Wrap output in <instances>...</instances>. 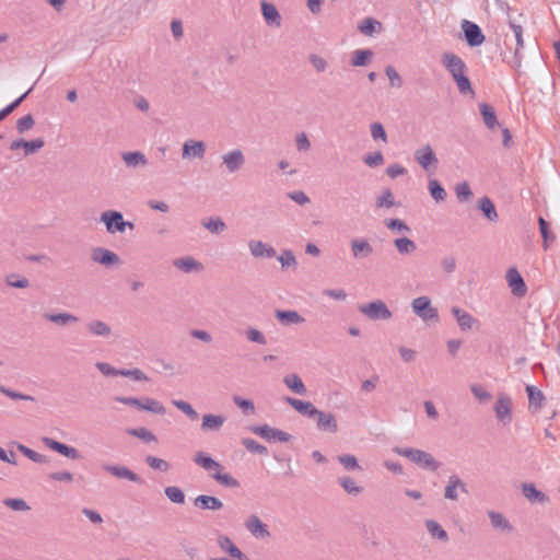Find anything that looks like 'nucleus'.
<instances>
[{"label":"nucleus","mask_w":560,"mask_h":560,"mask_svg":"<svg viewBox=\"0 0 560 560\" xmlns=\"http://www.w3.org/2000/svg\"><path fill=\"white\" fill-rule=\"evenodd\" d=\"M441 63L452 77L460 94H475L470 80L467 75V65L459 56L454 52L446 51L441 57Z\"/></svg>","instance_id":"f257e3e1"},{"label":"nucleus","mask_w":560,"mask_h":560,"mask_svg":"<svg viewBox=\"0 0 560 560\" xmlns=\"http://www.w3.org/2000/svg\"><path fill=\"white\" fill-rule=\"evenodd\" d=\"M508 9V19H509V25L512 30V35L505 36V47L509 51L512 52L511 57H505V61L511 66L513 69L518 70L522 66L523 55L522 49L524 47V39H523V25L520 22L518 19L514 18L511 14V9L509 5H506Z\"/></svg>","instance_id":"f03ea898"},{"label":"nucleus","mask_w":560,"mask_h":560,"mask_svg":"<svg viewBox=\"0 0 560 560\" xmlns=\"http://www.w3.org/2000/svg\"><path fill=\"white\" fill-rule=\"evenodd\" d=\"M393 452L430 471H436L441 466V464L430 453L419 448L395 446Z\"/></svg>","instance_id":"7ed1b4c3"},{"label":"nucleus","mask_w":560,"mask_h":560,"mask_svg":"<svg viewBox=\"0 0 560 560\" xmlns=\"http://www.w3.org/2000/svg\"><path fill=\"white\" fill-rule=\"evenodd\" d=\"M411 308L412 312L425 323L439 320L438 308L432 306L429 296L422 295L413 299Z\"/></svg>","instance_id":"20e7f679"},{"label":"nucleus","mask_w":560,"mask_h":560,"mask_svg":"<svg viewBox=\"0 0 560 560\" xmlns=\"http://www.w3.org/2000/svg\"><path fill=\"white\" fill-rule=\"evenodd\" d=\"M359 312L371 320H387L392 318V312L382 300H375L370 303L361 304L358 307Z\"/></svg>","instance_id":"39448f33"},{"label":"nucleus","mask_w":560,"mask_h":560,"mask_svg":"<svg viewBox=\"0 0 560 560\" xmlns=\"http://www.w3.org/2000/svg\"><path fill=\"white\" fill-rule=\"evenodd\" d=\"M101 221L105 224L109 234L124 233L126 224L121 212L116 210H107L101 214Z\"/></svg>","instance_id":"423d86ee"},{"label":"nucleus","mask_w":560,"mask_h":560,"mask_svg":"<svg viewBox=\"0 0 560 560\" xmlns=\"http://www.w3.org/2000/svg\"><path fill=\"white\" fill-rule=\"evenodd\" d=\"M312 419L315 420L318 431L331 434H335L339 431L337 418L330 411H323L317 409Z\"/></svg>","instance_id":"0eeeda50"},{"label":"nucleus","mask_w":560,"mask_h":560,"mask_svg":"<svg viewBox=\"0 0 560 560\" xmlns=\"http://www.w3.org/2000/svg\"><path fill=\"white\" fill-rule=\"evenodd\" d=\"M222 164L226 171L231 174L237 173L245 165L246 159L244 152L241 149H233L222 156Z\"/></svg>","instance_id":"6e6552de"},{"label":"nucleus","mask_w":560,"mask_h":560,"mask_svg":"<svg viewBox=\"0 0 560 560\" xmlns=\"http://www.w3.org/2000/svg\"><path fill=\"white\" fill-rule=\"evenodd\" d=\"M415 160L427 172L435 168L439 162L433 149L429 144L422 145L415 151Z\"/></svg>","instance_id":"1a4fd4ad"},{"label":"nucleus","mask_w":560,"mask_h":560,"mask_svg":"<svg viewBox=\"0 0 560 560\" xmlns=\"http://www.w3.org/2000/svg\"><path fill=\"white\" fill-rule=\"evenodd\" d=\"M462 30L464 32L466 42L470 47L480 46L485 42V35L476 23L468 20H463Z\"/></svg>","instance_id":"9d476101"},{"label":"nucleus","mask_w":560,"mask_h":560,"mask_svg":"<svg viewBox=\"0 0 560 560\" xmlns=\"http://www.w3.org/2000/svg\"><path fill=\"white\" fill-rule=\"evenodd\" d=\"M207 145L201 140L188 139L184 142L182 149V158L184 160L203 159L206 155Z\"/></svg>","instance_id":"9b49d317"},{"label":"nucleus","mask_w":560,"mask_h":560,"mask_svg":"<svg viewBox=\"0 0 560 560\" xmlns=\"http://www.w3.org/2000/svg\"><path fill=\"white\" fill-rule=\"evenodd\" d=\"M497 419L502 424H509L512 421V400L506 394H500L494 405Z\"/></svg>","instance_id":"f8f14e48"},{"label":"nucleus","mask_w":560,"mask_h":560,"mask_svg":"<svg viewBox=\"0 0 560 560\" xmlns=\"http://www.w3.org/2000/svg\"><path fill=\"white\" fill-rule=\"evenodd\" d=\"M245 528L256 539H266L270 537L268 526L256 515H249L244 522Z\"/></svg>","instance_id":"ddd939ff"},{"label":"nucleus","mask_w":560,"mask_h":560,"mask_svg":"<svg viewBox=\"0 0 560 560\" xmlns=\"http://www.w3.org/2000/svg\"><path fill=\"white\" fill-rule=\"evenodd\" d=\"M350 250L354 259H366L374 253L372 244L365 237L352 238L350 241Z\"/></svg>","instance_id":"4468645a"},{"label":"nucleus","mask_w":560,"mask_h":560,"mask_svg":"<svg viewBox=\"0 0 560 560\" xmlns=\"http://www.w3.org/2000/svg\"><path fill=\"white\" fill-rule=\"evenodd\" d=\"M451 312L455 317L457 325L459 326L462 331L479 329L480 324L478 319L470 315L468 312L462 310L458 306H453Z\"/></svg>","instance_id":"2eb2a0df"},{"label":"nucleus","mask_w":560,"mask_h":560,"mask_svg":"<svg viewBox=\"0 0 560 560\" xmlns=\"http://www.w3.org/2000/svg\"><path fill=\"white\" fill-rule=\"evenodd\" d=\"M250 431L267 441L277 440L280 442H289L291 435L282 430L271 428L268 424L265 425H256L250 428Z\"/></svg>","instance_id":"dca6fc26"},{"label":"nucleus","mask_w":560,"mask_h":560,"mask_svg":"<svg viewBox=\"0 0 560 560\" xmlns=\"http://www.w3.org/2000/svg\"><path fill=\"white\" fill-rule=\"evenodd\" d=\"M506 281L511 292L516 298H523L527 293V287L516 268H510L506 272Z\"/></svg>","instance_id":"f3484780"},{"label":"nucleus","mask_w":560,"mask_h":560,"mask_svg":"<svg viewBox=\"0 0 560 560\" xmlns=\"http://www.w3.org/2000/svg\"><path fill=\"white\" fill-rule=\"evenodd\" d=\"M42 442L44 443L45 446H47L51 451H55L68 458H71V459H80L81 458V454L79 453V451L77 448L69 446L67 444H63L61 442H58L51 438L44 436V438H42Z\"/></svg>","instance_id":"a211bd4d"},{"label":"nucleus","mask_w":560,"mask_h":560,"mask_svg":"<svg viewBox=\"0 0 560 560\" xmlns=\"http://www.w3.org/2000/svg\"><path fill=\"white\" fill-rule=\"evenodd\" d=\"M42 442L44 443L45 446H47L51 451H55L68 458H71V459H80L81 458V454L79 453V451L77 448L69 446L67 444H63L61 442H58L51 438L44 436V438H42Z\"/></svg>","instance_id":"6ab92c4d"},{"label":"nucleus","mask_w":560,"mask_h":560,"mask_svg":"<svg viewBox=\"0 0 560 560\" xmlns=\"http://www.w3.org/2000/svg\"><path fill=\"white\" fill-rule=\"evenodd\" d=\"M459 492L467 493V487L457 475H451L444 490V498L446 500L456 501L459 498Z\"/></svg>","instance_id":"aec40b11"},{"label":"nucleus","mask_w":560,"mask_h":560,"mask_svg":"<svg viewBox=\"0 0 560 560\" xmlns=\"http://www.w3.org/2000/svg\"><path fill=\"white\" fill-rule=\"evenodd\" d=\"M103 469L118 479H126L135 483H142L143 481L139 475H137L126 466L106 464L103 465Z\"/></svg>","instance_id":"412c9836"},{"label":"nucleus","mask_w":560,"mask_h":560,"mask_svg":"<svg viewBox=\"0 0 560 560\" xmlns=\"http://www.w3.org/2000/svg\"><path fill=\"white\" fill-rule=\"evenodd\" d=\"M247 246L254 258H272L276 256V249L262 241L249 240Z\"/></svg>","instance_id":"4be33fe9"},{"label":"nucleus","mask_w":560,"mask_h":560,"mask_svg":"<svg viewBox=\"0 0 560 560\" xmlns=\"http://www.w3.org/2000/svg\"><path fill=\"white\" fill-rule=\"evenodd\" d=\"M91 258L93 261L107 267L118 265L120 261L119 256L117 254L103 247L94 248L92 250Z\"/></svg>","instance_id":"5701e85b"},{"label":"nucleus","mask_w":560,"mask_h":560,"mask_svg":"<svg viewBox=\"0 0 560 560\" xmlns=\"http://www.w3.org/2000/svg\"><path fill=\"white\" fill-rule=\"evenodd\" d=\"M487 515L490 520L491 527L495 530L510 534L514 530L511 522L501 512L488 511Z\"/></svg>","instance_id":"b1692460"},{"label":"nucleus","mask_w":560,"mask_h":560,"mask_svg":"<svg viewBox=\"0 0 560 560\" xmlns=\"http://www.w3.org/2000/svg\"><path fill=\"white\" fill-rule=\"evenodd\" d=\"M126 167L137 170L148 165V159L141 151H127L121 153Z\"/></svg>","instance_id":"393cba45"},{"label":"nucleus","mask_w":560,"mask_h":560,"mask_svg":"<svg viewBox=\"0 0 560 560\" xmlns=\"http://www.w3.org/2000/svg\"><path fill=\"white\" fill-rule=\"evenodd\" d=\"M173 265L175 268L186 273L200 272L203 270V265L192 256L176 258L174 259Z\"/></svg>","instance_id":"a878e982"},{"label":"nucleus","mask_w":560,"mask_h":560,"mask_svg":"<svg viewBox=\"0 0 560 560\" xmlns=\"http://www.w3.org/2000/svg\"><path fill=\"white\" fill-rule=\"evenodd\" d=\"M424 526L431 539L442 544L448 542L450 536L439 522L434 520H427L424 522Z\"/></svg>","instance_id":"bb28decb"},{"label":"nucleus","mask_w":560,"mask_h":560,"mask_svg":"<svg viewBox=\"0 0 560 560\" xmlns=\"http://www.w3.org/2000/svg\"><path fill=\"white\" fill-rule=\"evenodd\" d=\"M261 12L269 26L279 27L281 25V15L272 2H261Z\"/></svg>","instance_id":"cd10ccee"},{"label":"nucleus","mask_w":560,"mask_h":560,"mask_svg":"<svg viewBox=\"0 0 560 560\" xmlns=\"http://www.w3.org/2000/svg\"><path fill=\"white\" fill-rule=\"evenodd\" d=\"M285 401L299 413H301L302 416H305L310 419H312L314 417V413L317 410V408L311 401L300 400V399L292 398V397H287Z\"/></svg>","instance_id":"c85d7f7f"},{"label":"nucleus","mask_w":560,"mask_h":560,"mask_svg":"<svg viewBox=\"0 0 560 560\" xmlns=\"http://www.w3.org/2000/svg\"><path fill=\"white\" fill-rule=\"evenodd\" d=\"M194 463L207 471L217 472L218 470H223V467L219 462L214 460L211 456L203 452H198L194 456Z\"/></svg>","instance_id":"c756f323"},{"label":"nucleus","mask_w":560,"mask_h":560,"mask_svg":"<svg viewBox=\"0 0 560 560\" xmlns=\"http://www.w3.org/2000/svg\"><path fill=\"white\" fill-rule=\"evenodd\" d=\"M194 504L201 510L218 511L223 508V503L220 499L206 494L198 495L195 499Z\"/></svg>","instance_id":"7c9ffc66"},{"label":"nucleus","mask_w":560,"mask_h":560,"mask_svg":"<svg viewBox=\"0 0 560 560\" xmlns=\"http://www.w3.org/2000/svg\"><path fill=\"white\" fill-rule=\"evenodd\" d=\"M275 316L283 326H289V325H293V324H303L305 322V318L302 317L296 311H293V310L276 311Z\"/></svg>","instance_id":"2f4dec72"},{"label":"nucleus","mask_w":560,"mask_h":560,"mask_svg":"<svg viewBox=\"0 0 560 560\" xmlns=\"http://www.w3.org/2000/svg\"><path fill=\"white\" fill-rule=\"evenodd\" d=\"M43 317L56 325H59V326L73 325L79 322V318L77 316H74L73 314H70V313H66V312L57 313V314L45 313L43 315Z\"/></svg>","instance_id":"473e14b6"},{"label":"nucleus","mask_w":560,"mask_h":560,"mask_svg":"<svg viewBox=\"0 0 560 560\" xmlns=\"http://www.w3.org/2000/svg\"><path fill=\"white\" fill-rule=\"evenodd\" d=\"M224 422L225 418L223 416L207 413L202 417L201 430L205 432L219 431Z\"/></svg>","instance_id":"72a5a7b5"},{"label":"nucleus","mask_w":560,"mask_h":560,"mask_svg":"<svg viewBox=\"0 0 560 560\" xmlns=\"http://www.w3.org/2000/svg\"><path fill=\"white\" fill-rule=\"evenodd\" d=\"M284 385L294 394L306 395L307 389L302 378L298 374H288L283 377Z\"/></svg>","instance_id":"f704fd0d"},{"label":"nucleus","mask_w":560,"mask_h":560,"mask_svg":"<svg viewBox=\"0 0 560 560\" xmlns=\"http://www.w3.org/2000/svg\"><path fill=\"white\" fill-rule=\"evenodd\" d=\"M523 495L530 502L546 503L548 497L538 490L533 483H524L522 486Z\"/></svg>","instance_id":"c9c22d12"},{"label":"nucleus","mask_w":560,"mask_h":560,"mask_svg":"<svg viewBox=\"0 0 560 560\" xmlns=\"http://www.w3.org/2000/svg\"><path fill=\"white\" fill-rule=\"evenodd\" d=\"M86 328L91 335L96 337H108L112 332L109 325L100 319L89 322Z\"/></svg>","instance_id":"e433bc0d"},{"label":"nucleus","mask_w":560,"mask_h":560,"mask_svg":"<svg viewBox=\"0 0 560 560\" xmlns=\"http://www.w3.org/2000/svg\"><path fill=\"white\" fill-rule=\"evenodd\" d=\"M375 206L377 209H390L393 207L399 206L396 202L395 197L390 189H384L375 199Z\"/></svg>","instance_id":"4c0bfd02"},{"label":"nucleus","mask_w":560,"mask_h":560,"mask_svg":"<svg viewBox=\"0 0 560 560\" xmlns=\"http://www.w3.org/2000/svg\"><path fill=\"white\" fill-rule=\"evenodd\" d=\"M217 542L220 549L231 557H241V549L228 536L219 535Z\"/></svg>","instance_id":"58836bf2"},{"label":"nucleus","mask_w":560,"mask_h":560,"mask_svg":"<svg viewBox=\"0 0 560 560\" xmlns=\"http://www.w3.org/2000/svg\"><path fill=\"white\" fill-rule=\"evenodd\" d=\"M394 246L400 255H410L417 249L416 243L406 236L394 240Z\"/></svg>","instance_id":"ea45409f"},{"label":"nucleus","mask_w":560,"mask_h":560,"mask_svg":"<svg viewBox=\"0 0 560 560\" xmlns=\"http://www.w3.org/2000/svg\"><path fill=\"white\" fill-rule=\"evenodd\" d=\"M526 392L528 394L529 408H534L535 410L540 409L545 400L542 392L533 385H528Z\"/></svg>","instance_id":"a19ab883"},{"label":"nucleus","mask_w":560,"mask_h":560,"mask_svg":"<svg viewBox=\"0 0 560 560\" xmlns=\"http://www.w3.org/2000/svg\"><path fill=\"white\" fill-rule=\"evenodd\" d=\"M479 108L485 125L489 129H494V127L498 125V119L494 109L486 103H481L479 105Z\"/></svg>","instance_id":"79ce46f5"},{"label":"nucleus","mask_w":560,"mask_h":560,"mask_svg":"<svg viewBox=\"0 0 560 560\" xmlns=\"http://www.w3.org/2000/svg\"><path fill=\"white\" fill-rule=\"evenodd\" d=\"M201 225L212 234H220L226 230V224L220 217L205 219Z\"/></svg>","instance_id":"37998d69"},{"label":"nucleus","mask_w":560,"mask_h":560,"mask_svg":"<svg viewBox=\"0 0 560 560\" xmlns=\"http://www.w3.org/2000/svg\"><path fill=\"white\" fill-rule=\"evenodd\" d=\"M337 481L348 494L358 495L363 491V488L349 476L339 477Z\"/></svg>","instance_id":"c03bdc74"},{"label":"nucleus","mask_w":560,"mask_h":560,"mask_svg":"<svg viewBox=\"0 0 560 560\" xmlns=\"http://www.w3.org/2000/svg\"><path fill=\"white\" fill-rule=\"evenodd\" d=\"M479 209L489 221L494 222L498 220L499 215L494 203L488 197H483L479 200Z\"/></svg>","instance_id":"a18cd8bd"},{"label":"nucleus","mask_w":560,"mask_h":560,"mask_svg":"<svg viewBox=\"0 0 560 560\" xmlns=\"http://www.w3.org/2000/svg\"><path fill=\"white\" fill-rule=\"evenodd\" d=\"M141 410H145L155 415H164L166 409L162 402L154 398L144 397L141 399Z\"/></svg>","instance_id":"49530a36"},{"label":"nucleus","mask_w":560,"mask_h":560,"mask_svg":"<svg viewBox=\"0 0 560 560\" xmlns=\"http://www.w3.org/2000/svg\"><path fill=\"white\" fill-rule=\"evenodd\" d=\"M358 28L360 30V32L362 34L372 36L374 33H377L382 30V24H381V22H378L374 19L368 18V19H364L359 24Z\"/></svg>","instance_id":"de8ad7c7"},{"label":"nucleus","mask_w":560,"mask_h":560,"mask_svg":"<svg viewBox=\"0 0 560 560\" xmlns=\"http://www.w3.org/2000/svg\"><path fill=\"white\" fill-rule=\"evenodd\" d=\"M428 188H429L431 197L436 202H442L446 199L447 194L439 180L430 179L428 183Z\"/></svg>","instance_id":"09e8293b"},{"label":"nucleus","mask_w":560,"mask_h":560,"mask_svg":"<svg viewBox=\"0 0 560 560\" xmlns=\"http://www.w3.org/2000/svg\"><path fill=\"white\" fill-rule=\"evenodd\" d=\"M222 470H218L217 472L211 474V477L219 482L220 485L228 488H238L240 482L230 474H222Z\"/></svg>","instance_id":"8fccbe9b"},{"label":"nucleus","mask_w":560,"mask_h":560,"mask_svg":"<svg viewBox=\"0 0 560 560\" xmlns=\"http://www.w3.org/2000/svg\"><path fill=\"white\" fill-rule=\"evenodd\" d=\"M244 335L249 342L257 343L260 346L267 345L266 336L255 327H248L244 330Z\"/></svg>","instance_id":"3c124183"},{"label":"nucleus","mask_w":560,"mask_h":560,"mask_svg":"<svg viewBox=\"0 0 560 560\" xmlns=\"http://www.w3.org/2000/svg\"><path fill=\"white\" fill-rule=\"evenodd\" d=\"M4 281L7 285L15 289H25L30 285L28 279L18 273L7 275Z\"/></svg>","instance_id":"603ef678"},{"label":"nucleus","mask_w":560,"mask_h":560,"mask_svg":"<svg viewBox=\"0 0 560 560\" xmlns=\"http://www.w3.org/2000/svg\"><path fill=\"white\" fill-rule=\"evenodd\" d=\"M337 460L343 466V468L348 471L361 470V466L354 455L351 454H342L337 456Z\"/></svg>","instance_id":"864d4df0"},{"label":"nucleus","mask_w":560,"mask_h":560,"mask_svg":"<svg viewBox=\"0 0 560 560\" xmlns=\"http://www.w3.org/2000/svg\"><path fill=\"white\" fill-rule=\"evenodd\" d=\"M164 492L171 502L176 504L185 503V494L180 488L176 486H170L165 488Z\"/></svg>","instance_id":"5fc2aeb1"},{"label":"nucleus","mask_w":560,"mask_h":560,"mask_svg":"<svg viewBox=\"0 0 560 560\" xmlns=\"http://www.w3.org/2000/svg\"><path fill=\"white\" fill-rule=\"evenodd\" d=\"M385 226L393 231V232H399V233H410L411 229L409 225L400 220V219H386L384 221Z\"/></svg>","instance_id":"6e6d98bb"},{"label":"nucleus","mask_w":560,"mask_h":560,"mask_svg":"<svg viewBox=\"0 0 560 560\" xmlns=\"http://www.w3.org/2000/svg\"><path fill=\"white\" fill-rule=\"evenodd\" d=\"M242 444L245 446V448L248 452H252V453H255V454H260V455H267L268 454L267 447L264 446L262 444L258 443L257 441L253 440V439L244 438L242 440Z\"/></svg>","instance_id":"4d7b16f0"},{"label":"nucleus","mask_w":560,"mask_h":560,"mask_svg":"<svg viewBox=\"0 0 560 560\" xmlns=\"http://www.w3.org/2000/svg\"><path fill=\"white\" fill-rule=\"evenodd\" d=\"M373 52L370 49H359L354 51V56L351 59V65L354 67L365 66L368 60L371 59Z\"/></svg>","instance_id":"13d9d810"},{"label":"nucleus","mask_w":560,"mask_h":560,"mask_svg":"<svg viewBox=\"0 0 560 560\" xmlns=\"http://www.w3.org/2000/svg\"><path fill=\"white\" fill-rule=\"evenodd\" d=\"M308 60H310V63L312 65L313 69L317 73L325 72L329 66L328 61L324 57H322L317 54H310Z\"/></svg>","instance_id":"bf43d9fd"},{"label":"nucleus","mask_w":560,"mask_h":560,"mask_svg":"<svg viewBox=\"0 0 560 560\" xmlns=\"http://www.w3.org/2000/svg\"><path fill=\"white\" fill-rule=\"evenodd\" d=\"M172 404L182 412H184L190 420H197L199 418L198 412L192 406L184 400H173Z\"/></svg>","instance_id":"052dcab7"},{"label":"nucleus","mask_w":560,"mask_h":560,"mask_svg":"<svg viewBox=\"0 0 560 560\" xmlns=\"http://www.w3.org/2000/svg\"><path fill=\"white\" fill-rule=\"evenodd\" d=\"M455 192H456V197L457 199L460 201V202H467L470 200V198L472 197V191L468 185V183L466 182H463V183H459L456 187H455Z\"/></svg>","instance_id":"680f3d73"},{"label":"nucleus","mask_w":560,"mask_h":560,"mask_svg":"<svg viewBox=\"0 0 560 560\" xmlns=\"http://www.w3.org/2000/svg\"><path fill=\"white\" fill-rule=\"evenodd\" d=\"M130 435L137 436L145 442H158L156 436L147 428H136L128 431Z\"/></svg>","instance_id":"e2e57ef3"},{"label":"nucleus","mask_w":560,"mask_h":560,"mask_svg":"<svg viewBox=\"0 0 560 560\" xmlns=\"http://www.w3.org/2000/svg\"><path fill=\"white\" fill-rule=\"evenodd\" d=\"M145 463L154 470H159V471H167L171 466L170 464L162 459V458H158L155 456H152V455H149L145 457Z\"/></svg>","instance_id":"0e129e2a"},{"label":"nucleus","mask_w":560,"mask_h":560,"mask_svg":"<svg viewBox=\"0 0 560 560\" xmlns=\"http://www.w3.org/2000/svg\"><path fill=\"white\" fill-rule=\"evenodd\" d=\"M539 231L544 238L545 248H547L548 243L555 240V234H552L549 230V223L542 218H538Z\"/></svg>","instance_id":"69168bd1"},{"label":"nucleus","mask_w":560,"mask_h":560,"mask_svg":"<svg viewBox=\"0 0 560 560\" xmlns=\"http://www.w3.org/2000/svg\"><path fill=\"white\" fill-rule=\"evenodd\" d=\"M279 262L282 268H295L296 267V258L292 250L285 249L278 257Z\"/></svg>","instance_id":"338daca9"},{"label":"nucleus","mask_w":560,"mask_h":560,"mask_svg":"<svg viewBox=\"0 0 560 560\" xmlns=\"http://www.w3.org/2000/svg\"><path fill=\"white\" fill-rule=\"evenodd\" d=\"M119 376L131 377L137 382H147L149 380L140 369H121L119 370Z\"/></svg>","instance_id":"774afa93"}]
</instances>
